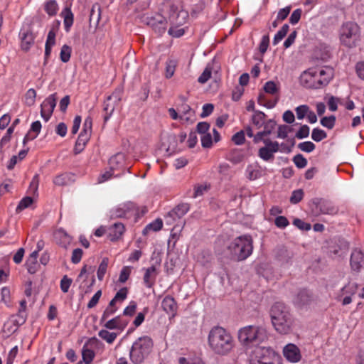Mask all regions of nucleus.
I'll return each mask as SVG.
<instances>
[{"mask_svg":"<svg viewBox=\"0 0 364 364\" xmlns=\"http://www.w3.org/2000/svg\"><path fill=\"white\" fill-rule=\"evenodd\" d=\"M298 148L302 151L311 153L315 149L316 146L313 142L307 141L299 143L298 144Z\"/></svg>","mask_w":364,"mask_h":364,"instance_id":"obj_52","label":"nucleus"},{"mask_svg":"<svg viewBox=\"0 0 364 364\" xmlns=\"http://www.w3.org/2000/svg\"><path fill=\"white\" fill-rule=\"evenodd\" d=\"M54 239L58 245L64 248H67L72 241V237L63 228L55 231Z\"/></svg>","mask_w":364,"mask_h":364,"instance_id":"obj_19","label":"nucleus"},{"mask_svg":"<svg viewBox=\"0 0 364 364\" xmlns=\"http://www.w3.org/2000/svg\"><path fill=\"white\" fill-rule=\"evenodd\" d=\"M154 346L153 340L148 336L138 338L129 350V358L134 364H141L149 355Z\"/></svg>","mask_w":364,"mask_h":364,"instance_id":"obj_7","label":"nucleus"},{"mask_svg":"<svg viewBox=\"0 0 364 364\" xmlns=\"http://www.w3.org/2000/svg\"><path fill=\"white\" fill-rule=\"evenodd\" d=\"M45 11L49 16H55L58 10V5L55 0H50L45 4Z\"/></svg>","mask_w":364,"mask_h":364,"instance_id":"obj_41","label":"nucleus"},{"mask_svg":"<svg viewBox=\"0 0 364 364\" xmlns=\"http://www.w3.org/2000/svg\"><path fill=\"white\" fill-rule=\"evenodd\" d=\"M289 25L284 24L282 26V27L277 31V33L275 34L274 39H273V44L277 45L279 43L284 37L287 35L289 31Z\"/></svg>","mask_w":364,"mask_h":364,"instance_id":"obj_40","label":"nucleus"},{"mask_svg":"<svg viewBox=\"0 0 364 364\" xmlns=\"http://www.w3.org/2000/svg\"><path fill=\"white\" fill-rule=\"evenodd\" d=\"M38 185H39V175L35 174L30 183V186H29L30 193L36 194L38 191Z\"/></svg>","mask_w":364,"mask_h":364,"instance_id":"obj_60","label":"nucleus"},{"mask_svg":"<svg viewBox=\"0 0 364 364\" xmlns=\"http://www.w3.org/2000/svg\"><path fill=\"white\" fill-rule=\"evenodd\" d=\"M339 39L341 43L349 48L357 46L360 40V28L359 26L352 21H348L341 26L339 30Z\"/></svg>","mask_w":364,"mask_h":364,"instance_id":"obj_8","label":"nucleus"},{"mask_svg":"<svg viewBox=\"0 0 364 364\" xmlns=\"http://www.w3.org/2000/svg\"><path fill=\"white\" fill-rule=\"evenodd\" d=\"M131 274L130 267H124L119 274V282L120 283H125Z\"/></svg>","mask_w":364,"mask_h":364,"instance_id":"obj_59","label":"nucleus"},{"mask_svg":"<svg viewBox=\"0 0 364 364\" xmlns=\"http://www.w3.org/2000/svg\"><path fill=\"white\" fill-rule=\"evenodd\" d=\"M90 140V137L87 136V135H82L81 134H79L77 139L75 142V145L74 147V152L75 154H78L80 152H82L87 141Z\"/></svg>","mask_w":364,"mask_h":364,"instance_id":"obj_31","label":"nucleus"},{"mask_svg":"<svg viewBox=\"0 0 364 364\" xmlns=\"http://www.w3.org/2000/svg\"><path fill=\"white\" fill-rule=\"evenodd\" d=\"M269 333L264 326L250 325L240 328L238 331V339L245 346H258L267 341Z\"/></svg>","mask_w":364,"mask_h":364,"instance_id":"obj_5","label":"nucleus"},{"mask_svg":"<svg viewBox=\"0 0 364 364\" xmlns=\"http://www.w3.org/2000/svg\"><path fill=\"white\" fill-rule=\"evenodd\" d=\"M161 306L164 311L171 317H174L177 312L178 306L175 299L171 296H166L164 298Z\"/></svg>","mask_w":364,"mask_h":364,"instance_id":"obj_21","label":"nucleus"},{"mask_svg":"<svg viewBox=\"0 0 364 364\" xmlns=\"http://www.w3.org/2000/svg\"><path fill=\"white\" fill-rule=\"evenodd\" d=\"M333 75L331 67L311 68L302 73L300 81L306 88L321 89L328 85Z\"/></svg>","mask_w":364,"mask_h":364,"instance_id":"obj_2","label":"nucleus"},{"mask_svg":"<svg viewBox=\"0 0 364 364\" xmlns=\"http://www.w3.org/2000/svg\"><path fill=\"white\" fill-rule=\"evenodd\" d=\"M41 129V123L40 121H36L31 124V129L29 132L24 136L23 144H26L28 141L33 140L36 139Z\"/></svg>","mask_w":364,"mask_h":364,"instance_id":"obj_26","label":"nucleus"},{"mask_svg":"<svg viewBox=\"0 0 364 364\" xmlns=\"http://www.w3.org/2000/svg\"><path fill=\"white\" fill-rule=\"evenodd\" d=\"M309 107L307 105H300L295 109L297 119H304L309 114Z\"/></svg>","mask_w":364,"mask_h":364,"instance_id":"obj_57","label":"nucleus"},{"mask_svg":"<svg viewBox=\"0 0 364 364\" xmlns=\"http://www.w3.org/2000/svg\"><path fill=\"white\" fill-rule=\"evenodd\" d=\"M129 323V321L127 319H124L122 318L121 316H117L105 322L104 326L107 329L114 330L118 329L119 331H123L127 324Z\"/></svg>","mask_w":364,"mask_h":364,"instance_id":"obj_20","label":"nucleus"},{"mask_svg":"<svg viewBox=\"0 0 364 364\" xmlns=\"http://www.w3.org/2000/svg\"><path fill=\"white\" fill-rule=\"evenodd\" d=\"M125 232V227L122 223H115L108 228L107 236L112 241L119 240Z\"/></svg>","mask_w":364,"mask_h":364,"instance_id":"obj_18","label":"nucleus"},{"mask_svg":"<svg viewBox=\"0 0 364 364\" xmlns=\"http://www.w3.org/2000/svg\"><path fill=\"white\" fill-rule=\"evenodd\" d=\"M189 210V205L188 203H181L172 209V214L179 219L184 216Z\"/></svg>","mask_w":364,"mask_h":364,"instance_id":"obj_34","label":"nucleus"},{"mask_svg":"<svg viewBox=\"0 0 364 364\" xmlns=\"http://www.w3.org/2000/svg\"><path fill=\"white\" fill-rule=\"evenodd\" d=\"M179 26H173L168 29V34L174 38H179L185 33L184 28H178Z\"/></svg>","mask_w":364,"mask_h":364,"instance_id":"obj_58","label":"nucleus"},{"mask_svg":"<svg viewBox=\"0 0 364 364\" xmlns=\"http://www.w3.org/2000/svg\"><path fill=\"white\" fill-rule=\"evenodd\" d=\"M293 161L299 168H303L307 165V160L303 155L299 154L294 156Z\"/></svg>","mask_w":364,"mask_h":364,"instance_id":"obj_56","label":"nucleus"},{"mask_svg":"<svg viewBox=\"0 0 364 364\" xmlns=\"http://www.w3.org/2000/svg\"><path fill=\"white\" fill-rule=\"evenodd\" d=\"M358 286L355 282H348L340 291L337 296V300L341 301L343 306L352 302V296L358 291Z\"/></svg>","mask_w":364,"mask_h":364,"instance_id":"obj_12","label":"nucleus"},{"mask_svg":"<svg viewBox=\"0 0 364 364\" xmlns=\"http://www.w3.org/2000/svg\"><path fill=\"white\" fill-rule=\"evenodd\" d=\"M99 341L95 337L89 338L84 344L82 350V360L86 364H90L95 358V353L92 347L97 345Z\"/></svg>","mask_w":364,"mask_h":364,"instance_id":"obj_15","label":"nucleus"},{"mask_svg":"<svg viewBox=\"0 0 364 364\" xmlns=\"http://www.w3.org/2000/svg\"><path fill=\"white\" fill-rule=\"evenodd\" d=\"M118 308L119 307L117 305L110 306L109 303L108 306L106 308V309L104 311L102 315V317L100 318V323H102L104 321H106L107 318L114 314L117 311Z\"/></svg>","mask_w":364,"mask_h":364,"instance_id":"obj_49","label":"nucleus"},{"mask_svg":"<svg viewBox=\"0 0 364 364\" xmlns=\"http://www.w3.org/2000/svg\"><path fill=\"white\" fill-rule=\"evenodd\" d=\"M327 137V134L323 129L314 128L311 132V138L314 141L319 142Z\"/></svg>","mask_w":364,"mask_h":364,"instance_id":"obj_44","label":"nucleus"},{"mask_svg":"<svg viewBox=\"0 0 364 364\" xmlns=\"http://www.w3.org/2000/svg\"><path fill=\"white\" fill-rule=\"evenodd\" d=\"M73 176L69 173H63L56 176L53 179V183L63 186L69 184L73 181Z\"/></svg>","mask_w":364,"mask_h":364,"instance_id":"obj_30","label":"nucleus"},{"mask_svg":"<svg viewBox=\"0 0 364 364\" xmlns=\"http://www.w3.org/2000/svg\"><path fill=\"white\" fill-rule=\"evenodd\" d=\"M285 358L291 363H297L301 358L299 348L293 343H289L283 349Z\"/></svg>","mask_w":364,"mask_h":364,"instance_id":"obj_17","label":"nucleus"},{"mask_svg":"<svg viewBox=\"0 0 364 364\" xmlns=\"http://www.w3.org/2000/svg\"><path fill=\"white\" fill-rule=\"evenodd\" d=\"M263 143L264 146L259 149L258 156L264 161L273 162L274 154L279 152V144L271 139H264Z\"/></svg>","mask_w":364,"mask_h":364,"instance_id":"obj_10","label":"nucleus"},{"mask_svg":"<svg viewBox=\"0 0 364 364\" xmlns=\"http://www.w3.org/2000/svg\"><path fill=\"white\" fill-rule=\"evenodd\" d=\"M36 92L34 89H29L25 95V103L28 106H32L35 104Z\"/></svg>","mask_w":364,"mask_h":364,"instance_id":"obj_51","label":"nucleus"},{"mask_svg":"<svg viewBox=\"0 0 364 364\" xmlns=\"http://www.w3.org/2000/svg\"><path fill=\"white\" fill-rule=\"evenodd\" d=\"M136 213L134 205L132 203H126L119 205L111 210V217L113 218H129Z\"/></svg>","mask_w":364,"mask_h":364,"instance_id":"obj_14","label":"nucleus"},{"mask_svg":"<svg viewBox=\"0 0 364 364\" xmlns=\"http://www.w3.org/2000/svg\"><path fill=\"white\" fill-rule=\"evenodd\" d=\"M159 11L160 14L145 18L146 23L159 35L166 31L168 21L171 25L182 26L188 18V12L174 0H164Z\"/></svg>","mask_w":364,"mask_h":364,"instance_id":"obj_1","label":"nucleus"},{"mask_svg":"<svg viewBox=\"0 0 364 364\" xmlns=\"http://www.w3.org/2000/svg\"><path fill=\"white\" fill-rule=\"evenodd\" d=\"M33 202V200L31 197L26 196L22 198L18 205L16 207V213H19L23 210L28 208Z\"/></svg>","mask_w":364,"mask_h":364,"instance_id":"obj_48","label":"nucleus"},{"mask_svg":"<svg viewBox=\"0 0 364 364\" xmlns=\"http://www.w3.org/2000/svg\"><path fill=\"white\" fill-rule=\"evenodd\" d=\"M72 284V279L65 275L60 281V289L63 292L67 293Z\"/></svg>","mask_w":364,"mask_h":364,"instance_id":"obj_63","label":"nucleus"},{"mask_svg":"<svg viewBox=\"0 0 364 364\" xmlns=\"http://www.w3.org/2000/svg\"><path fill=\"white\" fill-rule=\"evenodd\" d=\"M15 317L16 318L14 320V323H16V326H21L24 323L26 319V309L20 306L18 312Z\"/></svg>","mask_w":364,"mask_h":364,"instance_id":"obj_46","label":"nucleus"},{"mask_svg":"<svg viewBox=\"0 0 364 364\" xmlns=\"http://www.w3.org/2000/svg\"><path fill=\"white\" fill-rule=\"evenodd\" d=\"M156 269L154 266H151L145 269L143 281L147 288H151L154 286L156 275Z\"/></svg>","mask_w":364,"mask_h":364,"instance_id":"obj_24","label":"nucleus"},{"mask_svg":"<svg viewBox=\"0 0 364 364\" xmlns=\"http://www.w3.org/2000/svg\"><path fill=\"white\" fill-rule=\"evenodd\" d=\"M350 267L353 270L359 272L364 267V252L358 248L353 250L350 260Z\"/></svg>","mask_w":364,"mask_h":364,"instance_id":"obj_16","label":"nucleus"},{"mask_svg":"<svg viewBox=\"0 0 364 364\" xmlns=\"http://www.w3.org/2000/svg\"><path fill=\"white\" fill-rule=\"evenodd\" d=\"M178 362L180 364H205L200 358L187 359L182 357L179 358Z\"/></svg>","mask_w":364,"mask_h":364,"instance_id":"obj_64","label":"nucleus"},{"mask_svg":"<svg viewBox=\"0 0 364 364\" xmlns=\"http://www.w3.org/2000/svg\"><path fill=\"white\" fill-rule=\"evenodd\" d=\"M180 119L184 122H192L194 117V111L187 104H183L180 109Z\"/></svg>","mask_w":364,"mask_h":364,"instance_id":"obj_28","label":"nucleus"},{"mask_svg":"<svg viewBox=\"0 0 364 364\" xmlns=\"http://www.w3.org/2000/svg\"><path fill=\"white\" fill-rule=\"evenodd\" d=\"M177 63L175 60H168L166 63V77L171 78L175 72Z\"/></svg>","mask_w":364,"mask_h":364,"instance_id":"obj_43","label":"nucleus"},{"mask_svg":"<svg viewBox=\"0 0 364 364\" xmlns=\"http://www.w3.org/2000/svg\"><path fill=\"white\" fill-rule=\"evenodd\" d=\"M317 208L321 213L328 215H335L338 213V208L329 201H321L318 203Z\"/></svg>","mask_w":364,"mask_h":364,"instance_id":"obj_27","label":"nucleus"},{"mask_svg":"<svg viewBox=\"0 0 364 364\" xmlns=\"http://www.w3.org/2000/svg\"><path fill=\"white\" fill-rule=\"evenodd\" d=\"M60 16L63 18V24L65 31L69 32L74 21V15L71 9L68 7H65L61 11Z\"/></svg>","mask_w":364,"mask_h":364,"instance_id":"obj_23","label":"nucleus"},{"mask_svg":"<svg viewBox=\"0 0 364 364\" xmlns=\"http://www.w3.org/2000/svg\"><path fill=\"white\" fill-rule=\"evenodd\" d=\"M257 102L268 109H272L275 107L277 100H268L266 98L265 94L260 93L257 98Z\"/></svg>","mask_w":364,"mask_h":364,"instance_id":"obj_37","label":"nucleus"},{"mask_svg":"<svg viewBox=\"0 0 364 364\" xmlns=\"http://www.w3.org/2000/svg\"><path fill=\"white\" fill-rule=\"evenodd\" d=\"M208 344L215 353L226 355L232 349L234 340L224 328L215 326L209 332Z\"/></svg>","mask_w":364,"mask_h":364,"instance_id":"obj_3","label":"nucleus"},{"mask_svg":"<svg viewBox=\"0 0 364 364\" xmlns=\"http://www.w3.org/2000/svg\"><path fill=\"white\" fill-rule=\"evenodd\" d=\"M210 189V186L206 183L197 184L193 188V198H198L204 195Z\"/></svg>","mask_w":364,"mask_h":364,"instance_id":"obj_42","label":"nucleus"},{"mask_svg":"<svg viewBox=\"0 0 364 364\" xmlns=\"http://www.w3.org/2000/svg\"><path fill=\"white\" fill-rule=\"evenodd\" d=\"M270 317L275 331L280 334L292 331L294 319L288 308L282 303H275L271 308Z\"/></svg>","mask_w":364,"mask_h":364,"instance_id":"obj_4","label":"nucleus"},{"mask_svg":"<svg viewBox=\"0 0 364 364\" xmlns=\"http://www.w3.org/2000/svg\"><path fill=\"white\" fill-rule=\"evenodd\" d=\"M92 119L90 117H87L85 118L82 129L80 132L82 135H87L88 137L90 138L92 133Z\"/></svg>","mask_w":364,"mask_h":364,"instance_id":"obj_47","label":"nucleus"},{"mask_svg":"<svg viewBox=\"0 0 364 364\" xmlns=\"http://www.w3.org/2000/svg\"><path fill=\"white\" fill-rule=\"evenodd\" d=\"M228 250L232 259L243 261L252 253L253 240L250 235L238 236L229 243Z\"/></svg>","mask_w":364,"mask_h":364,"instance_id":"obj_6","label":"nucleus"},{"mask_svg":"<svg viewBox=\"0 0 364 364\" xmlns=\"http://www.w3.org/2000/svg\"><path fill=\"white\" fill-rule=\"evenodd\" d=\"M310 301V296L306 290L301 291L297 296L296 302L298 305L302 306L309 303Z\"/></svg>","mask_w":364,"mask_h":364,"instance_id":"obj_45","label":"nucleus"},{"mask_svg":"<svg viewBox=\"0 0 364 364\" xmlns=\"http://www.w3.org/2000/svg\"><path fill=\"white\" fill-rule=\"evenodd\" d=\"M124 154L119 153L112 156L109 159V164L112 171L117 169L124 170L126 168L124 167Z\"/></svg>","mask_w":364,"mask_h":364,"instance_id":"obj_25","label":"nucleus"},{"mask_svg":"<svg viewBox=\"0 0 364 364\" xmlns=\"http://www.w3.org/2000/svg\"><path fill=\"white\" fill-rule=\"evenodd\" d=\"M336 117L333 115L329 117H324L321 119V124L322 126L331 129L335 125Z\"/></svg>","mask_w":364,"mask_h":364,"instance_id":"obj_53","label":"nucleus"},{"mask_svg":"<svg viewBox=\"0 0 364 364\" xmlns=\"http://www.w3.org/2000/svg\"><path fill=\"white\" fill-rule=\"evenodd\" d=\"M122 96V90L119 88L116 89L112 95L108 96L104 102V111L105 115L104 116L105 122H107L112 115L114 109L119 105Z\"/></svg>","mask_w":364,"mask_h":364,"instance_id":"obj_11","label":"nucleus"},{"mask_svg":"<svg viewBox=\"0 0 364 364\" xmlns=\"http://www.w3.org/2000/svg\"><path fill=\"white\" fill-rule=\"evenodd\" d=\"M98 336L107 343H112L117 337V333L114 332H109L107 330L102 329L99 331Z\"/></svg>","mask_w":364,"mask_h":364,"instance_id":"obj_36","label":"nucleus"},{"mask_svg":"<svg viewBox=\"0 0 364 364\" xmlns=\"http://www.w3.org/2000/svg\"><path fill=\"white\" fill-rule=\"evenodd\" d=\"M250 364H282V358L271 348L256 346L250 353Z\"/></svg>","mask_w":364,"mask_h":364,"instance_id":"obj_9","label":"nucleus"},{"mask_svg":"<svg viewBox=\"0 0 364 364\" xmlns=\"http://www.w3.org/2000/svg\"><path fill=\"white\" fill-rule=\"evenodd\" d=\"M212 68L207 66L203 70V73L199 76L198 81L201 83H205L211 77Z\"/></svg>","mask_w":364,"mask_h":364,"instance_id":"obj_55","label":"nucleus"},{"mask_svg":"<svg viewBox=\"0 0 364 364\" xmlns=\"http://www.w3.org/2000/svg\"><path fill=\"white\" fill-rule=\"evenodd\" d=\"M57 100V94L53 93L46 97L41 105V115L46 122H48L51 117L56 106Z\"/></svg>","mask_w":364,"mask_h":364,"instance_id":"obj_13","label":"nucleus"},{"mask_svg":"<svg viewBox=\"0 0 364 364\" xmlns=\"http://www.w3.org/2000/svg\"><path fill=\"white\" fill-rule=\"evenodd\" d=\"M109 259L107 257H104L99 265L97 276L99 280L102 281L105 277V274L107 272V269L108 267Z\"/></svg>","mask_w":364,"mask_h":364,"instance_id":"obj_38","label":"nucleus"},{"mask_svg":"<svg viewBox=\"0 0 364 364\" xmlns=\"http://www.w3.org/2000/svg\"><path fill=\"white\" fill-rule=\"evenodd\" d=\"M265 114L261 111H255L252 117V122L257 128H260L264 124Z\"/></svg>","mask_w":364,"mask_h":364,"instance_id":"obj_35","label":"nucleus"},{"mask_svg":"<svg viewBox=\"0 0 364 364\" xmlns=\"http://www.w3.org/2000/svg\"><path fill=\"white\" fill-rule=\"evenodd\" d=\"M304 196V191L302 189H297L292 192L291 196L290 197V202L292 204H296L299 203Z\"/></svg>","mask_w":364,"mask_h":364,"instance_id":"obj_54","label":"nucleus"},{"mask_svg":"<svg viewBox=\"0 0 364 364\" xmlns=\"http://www.w3.org/2000/svg\"><path fill=\"white\" fill-rule=\"evenodd\" d=\"M264 90L265 93L275 95L279 92V86L278 83H276L274 81H268L264 85Z\"/></svg>","mask_w":364,"mask_h":364,"instance_id":"obj_39","label":"nucleus"},{"mask_svg":"<svg viewBox=\"0 0 364 364\" xmlns=\"http://www.w3.org/2000/svg\"><path fill=\"white\" fill-rule=\"evenodd\" d=\"M27 270L30 274H35L38 269L39 265L38 264L37 260L27 259L26 263Z\"/></svg>","mask_w":364,"mask_h":364,"instance_id":"obj_62","label":"nucleus"},{"mask_svg":"<svg viewBox=\"0 0 364 364\" xmlns=\"http://www.w3.org/2000/svg\"><path fill=\"white\" fill-rule=\"evenodd\" d=\"M71 55V48L67 45H63L60 50V58L62 62L67 63L70 60Z\"/></svg>","mask_w":364,"mask_h":364,"instance_id":"obj_50","label":"nucleus"},{"mask_svg":"<svg viewBox=\"0 0 364 364\" xmlns=\"http://www.w3.org/2000/svg\"><path fill=\"white\" fill-rule=\"evenodd\" d=\"M245 174L248 179L253 181L261 176V171L257 164H250L246 168Z\"/></svg>","mask_w":364,"mask_h":364,"instance_id":"obj_29","label":"nucleus"},{"mask_svg":"<svg viewBox=\"0 0 364 364\" xmlns=\"http://www.w3.org/2000/svg\"><path fill=\"white\" fill-rule=\"evenodd\" d=\"M128 289L123 287L120 289L115 294L114 298L110 301V306L122 304L127 297Z\"/></svg>","mask_w":364,"mask_h":364,"instance_id":"obj_32","label":"nucleus"},{"mask_svg":"<svg viewBox=\"0 0 364 364\" xmlns=\"http://www.w3.org/2000/svg\"><path fill=\"white\" fill-rule=\"evenodd\" d=\"M163 222L161 219H156L151 223L148 224L143 230L142 233L146 235L150 231H159L162 228Z\"/></svg>","mask_w":364,"mask_h":364,"instance_id":"obj_33","label":"nucleus"},{"mask_svg":"<svg viewBox=\"0 0 364 364\" xmlns=\"http://www.w3.org/2000/svg\"><path fill=\"white\" fill-rule=\"evenodd\" d=\"M291 131V127L287 125H280L278 127L277 138L286 139Z\"/></svg>","mask_w":364,"mask_h":364,"instance_id":"obj_61","label":"nucleus"},{"mask_svg":"<svg viewBox=\"0 0 364 364\" xmlns=\"http://www.w3.org/2000/svg\"><path fill=\"white\" fill-rule=\"evenodd\" d=\"M19 36L21 48L26 51L28 50L34 43L33 34L27 29H23L20 31Z\"/></svg>","mask_w":364,"mask_h":364,"instance_id":"obj_22","label":"nucleus"}]
</instances>
